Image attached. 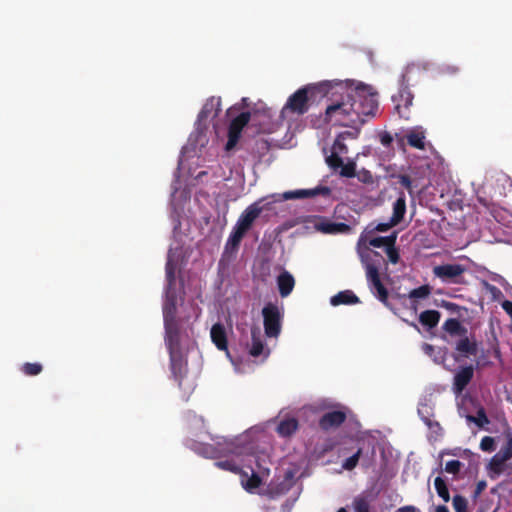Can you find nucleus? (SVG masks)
I'll use <instances>...</instances> for the list:
<instances>
[{"instance_id": "1", "label": "nucleus", "mask_w": 512, "mask_h": 512, "mask_svg": "<svg viewBox=\"0 0 512 512\" xmlns=\"http://www.w3.org/2000/svg\"><path fill=\"white\" fill-rule=\"evenodd\" d=\"M336 87L343 89L342 83L334 84L331 81L305 85L289 96L281 114L288 111L292 114L303 115L308 112L311 105L318 103L330 93L334 94L332 90Z\"/></svg>"}, {"instance_id": "2", "label": "nucleus", "mask_w": 512, "mask_h": 512, "mask_svg": "<svg viewBox=\"0 0 512 512\" xmlns=\"http://www.w3.org/2000/svg\"><path fill=\"white\" fill-rule=\"evenodd\" d=\"M352 100L349 90L341 93L338 99L327 105L325 122L344 127H357L356 122H354L357 119V114H355Z\"/></svg>"}, {"instance_id": "3", "label": "nucleus", "mask_w": 512, "mask_h": 512, "mask_svg": "<svg viewBox=\"0 0 512 512\" xmlns=\"http://www.w3.org/2000/svg\"><path fill=\"white\" fill-rule=\"evenodd\" d=\"M353 98V108L357 114L356 122L357 127L362 126L366 119L365 117L374 116L378 109L377 94L370 91V88L364 84H359L354 90H350Z\"/></svg>"}, {"instance_id": "4", "label": "nucleus", "mask_w": 512, "mask_h": 512, "mask_svg": "<svg viewBox=\"0 0 512 512\" xmlns=\"http://www.w3.org/2000/svg\"><path fill=\"white\" fill-rule=\"evenodd\" d=\"M246 446L236 439L218 437L214 444H204L200 453L205 457L216 458L229 455L241 456L246 452Z\"/></svg>"}, {"instance_id": "5", "label": "nucleus", "mask_w": 512, "mask_h": 512, "mask_svg": "<svg viewBox=\"0 0 512 512\" xmlns=\"http://www.w3.org/2000/svg\"><path fill=\"white\" fill-rule=\"evenodd\" d=\"M248 126L249 128L256 127L257 123L255 118L251 117L250 112H241L229 124L228 127V140L225 145L226 151L233 150L240 140L243 129Z\"/></svg>"}, {"instance_id": "6", "label": "nucleus", "mask_w": 512, "mask_h": 512, "mask_svg": "<svg viewBox=\"0 0 512 512\" xmlns=\"http://www.w3.org/2000/svg\"><path fill=\"white\" fill-rule=\"evenodd\" d=\"M264 332L268 338H277L282 329L283 315L274 303H267L262 309Z\"/></svg>"}, {"instance_id": "7", "label": "nucleus", "mask_w": 512, "mask_h": 512, "mask_svg": "<svg viewBox=\"0 0 512 512\" xmlns=\"http://www.w3.org/2000/svg\"><path fill=\"white\" fill-rule=\"evenodd\" d=\"M413 98L414 96L409 89L406 75L403 74L399 91L392 96V101L395 104V110L399 117L409 119V107L412 105Z\"/></svg>"}, {"instance_id": "8", "label": "nucleus", "mask_w": 512, "mask_h": 512, "mask_svg": "<svg viewBox=\"0 0 512 512\" xmlns=\"http://www.w3.org/2000/svg\"><path fill=\"white\" fill-rule=\"evenodd\" d=\"M466 271V268L461 264H443L437 265L433 268L435 277L441 279L446 283L460 284V278Z\"/></svg>"}, {"instance_id": "9", "label": "nucleus", "mask_w": 512, "mask_h": 512, "mask_svg": "<svg viewBox=\"0 0 512 512\" xmlns=\"http://www.w3.org/2000/svg\"><path fill=\"white\" fill-rule=\"evenodd\" d=\"M263 199H259L252 204H250L239 216L235 226L243 230L244 232H248L255 220L260 216L265 206L262 205Z\"/></svg>"}, {"instance_id": "10", "label": "nucleus", "mask_w": 512, "mask_h": 512, "mask_svg": "<svg viewBox=\"0 0 512 512\" xmlns=\"http://www.w3.org/2000/svg\"><path fill=\"white\" fill-rule=\"evenodd\" d=\"M170 357V370L175 381L181 385L187 371V360L184 358L181 348H167Z\"/></svg>"}, {"instance_id": "11", "label": "nucleus", "mask_w": 512, "mask_h": 512, "mask_svg": "<svg viewBox=\"0 0 512 512\" xmlns=\"http://www.w3.org/2000/svg\"><path fill=\"white\" fill-rule=\"evenodd\" d=\"M361 262L366 270V275L379 273L380 268L386 265L383 255L377 251L365 248L359 251Z\"/></svg>"}, {"instance_id": "12", "label": "nucleus", "mask_w": 512, "mask_h": 512, "mask_svg": "<svg viewBox=\"0 0 512 512\" xmlns=\"http://www.w3.org/2000/svg\"><path fill=\"white\" fill-rule=\"evenodd\" d=\"M474 376V366L473 365H465L460 366L456 371L453 378V392L456 395H460L468 384L471 382Z\"/></svg>"}, {"instance_id": "13", "label": "nucleus", "mask_w": 512, "mask_h": 512, "mask_svg": "<svg viewBox=\"0 0 512 512\" xmlns=\"http://www.w3.org/2000/svg\"><path fill=\"white\" fill-rule=\"evenodd\" d=\"M347 419L345 408L324 413L319 419V427L324 431H329L340 427Z\"/></svg>"}, {"instance_id": "14", "label": "nucleus", "mask_w": 512, "mask_h": 512, "mask_svg": "<svg viewBox=\"0 0 512 512\" xmlns=\"http://www.w3.org/2000/svg\"><path fill=\"white\" fill-rule=\"evenodd\" d=\"M454 349L460 357L469 358L471 356L477 355L478 343L473 335L468 336L467 333L465 336L459 337V339L455 342Z\"/></svg>"}, {"instance_id": "15", "label": "nucleus", "mask_w": 512, "mask_h": 512, "mask_svg": "<svg viewBox=\"0 0 512 512\" xmlns=\"http://www.w3.org/2000/svg\"><path fill=\"white\" fill-rule=\"evenodd\" d=\"M164 328L167 348H180V325L177 318L165 319Z\"/></svg>"}, {"instance_id": "16", "label": "nucleus", "mask_w": 512, "mask_h": 512, "mask_svg": "<svg viewBox=\"0 0 512 512\" xmlns=\"http://www.w3.org/2000/svg\"><path fill=\"white\" fill-rule=\"evenodd\" d=\"M370 289L376 294L379 301L385 306L389 307L388 303V290L380 279V273L372 272V274L366 275Z\"/></svg>"}, {"instance_id": "17", "label": "nucleus", "mask_w": 512, "mask_h": 512, "mask_svg": "<svg viewBox=\"0 0 512 512\" xmlns=\"http://www.w3.org/2000/svg\"><path fill=\"white\" fill-rule=\"evenodd\" d=\"M221 111V98L212 96L206 100L197 117V123L201 125L213 113L217 117Z\"/></svg>"}, {"instance_id": "18", "label": "nucleus", "mask_w": 512, "mask_h": 512, "mask_svg": "<svg viewBox=\"0 0 512 512\" xmlns=\"http://www.w3.org/2000/svg\"><path fill=\"white\" fill-rule=\"evenodd\" d=\"M331 190L326 186H319L314 189H300L295 191H288L283 194V198L288 199H304L311 198L316 195L328 196L330 195Z\"/></svg>"}, {"instance_id": "19", "label": "nucleus", "mask_w": 512, "mask_h": 512, "mask_svg": "<svg viewBox=\"0 0 512 512\" xmlns=\"http://www.w3.org/2000/svg\"><path fill=\"white\" fill-rule=\"evenodd\" d=\"M251 345L249 347V354L252 357H259L264 355V357H268L270 354L269 349H265V345L262 341L261 332L258 327L251 328Z\"/></svg>"}, {"instance_id": "20", "label": "nucleus", "mask_w": 512, "mask_h": 512, "mask_svg": "<svg viewBox=\"0 0 512 512\" xmlns=\"http://www.w3.org/2000/svg\"><path fill=\"white\" fill-rule=\"evenodd\" d=\"M317 229L325 234H348L352 228L343 222H333L330 220H323L317 224Z\"/></svg>"}, {"instance_id": "21", "label": "nucleus", "mask_w": 512, "mask_h": 512, "mask_svg": "<svg viewBox=\"0 0 512 512\" xmlns=\"http://www.w3.org/2000/svg\"><path fill=\"white\" fill-rule=\"evenodd\" d=\"M177 295L175 288H166V297L163 304V319L176 318Z\"/></svg>"}, {"instance_id": "22", "label": "nucleus", "mask_w": 512, "mask_h": 512, "mask_svg": "<svg viewBox=\"0 0 512 512\" xmlns=\"http://www.w3.org/2000/svg\"><path fill=\"white\" fill-rule=\"evenodd\" d=\"M211 339L215 346L221 351L228 350L227 334L224 326L216 323L211 328Z\"/></svg>"}, {"instance_id": "23", "label": "nucleus", "mask_w": 512, "mask_h": 512, "mask_svg": "<svg viewBox=\"0 0 512 512\" xmlns=\"http://www.w3.org/2000/svg\"><path fill=\"white\" fill-rule=\"evenodd\" d=\"M277 286L281 297L285 298L289 296L295 286L294 277L288 271L284 270L277 277Z\"/></svg>"}, {"instance_id": "24", "label": "nucleus", "mask_w": 512, "mask_h": 512, "mask_svg": "<svg viewBox=\"0 0 512 512\" xmlns=\"http://www.w3.org/2000/svg\"><path fill=\"white\" fill-rule=\"evenodd\" d=\"M442 329L446 333H448L451 337H454V336L461 337V336H465V334L468 333L467 328L465 326H463L461 324V322L456 318L447 319L444 322Z\"/></svg>"}, {"instance_id": "25", "label": "nucleus", "mask_w": 512, "mask_h": 512, "mask_svg": "<svg viewBox=\"0 0 512 512\" xmlns=\"http://www.w3.org/2000/svg\"><path fill=\"white\" fill-rule=\"evenodd\" d=\"M359 302V298L351 290L340 291L339 293L331 297L330 300V303L333 306H338L342 304H357Z\"/></svg>"}, {"instance_id": "26", "label": "nucleus", "mask_w": 512, "mask_h": 512, "mask_svg": "<svg viewBox=\"0 0 512 512\" xmlns=\"http://www.w3.org/2000/svg\"><path fill=\"white\" fill-rule=\"evenodd\" d=\"M441 313L437 310H425L419 315V322L427 329L435 328L440 321Z\"/></svg>"}, {"instance_id": "27", "label": "nucleus", "mask_w": 512, "mask_h": 512, "mask_svg": "<svg viewBox=\"0 0 512 512\" xmlns=\"http://www.w3.org/2000/svg\"><path fill=\"white\" fill-rule=\"evenodd\" d=\"M406 213V197L404 192L399 193V197L397 200L393 203V214L391 216V219L394 223L399 224Z\"/></svg>"}, {"instance_id": "28", "label": "nucleus", "mask_w": 512, "mask_h": 512, "mask_svg": "<svg viewBox=\"0 0 512 512\" xmlns=\"http://www.w3.org/2000/svg\"><path fill=\"white\" fill-rule=\"evenodd\" d=\"M431 292H432V288L428 284H425V285H422L415 289H412L408 293L409 299L412 300L411 309H413L416 312L418 309L416 300L417 299H425V298L429 297L431 295Z\"/></svg>"}, {"instance_id": "29", "label": "nucleus", "mask_w": 512, "mask_h": 512, "mask_svg": "<svg viewBox=\"0 0 512 512\" xmlns=\"http://www.w3.org/2000/svg\"><path fill=\"white\" fill-rule=\"evenodd\" d=\"M407 143L416 149L423 150L425 148V134L422 130L413 129L406 135Z\"/></svg>"}, {"instance_id": "30", "label": "nucleus", "mask_w": 512, "mask_h": 512, "mask_svg": "<svg viewBox=\"0 0 512 512\" xmlns=\"http://www.w3.org/2000/svg\"><path fill=\"white\" fill-rule=\"evenodd\" d=\"M298 429V421L295 418H287L277 426V433L282 437H289Z\"/></svg>"}, {"instance_id": "31", "label": "nucleus", "mask_w": 512, "mask_h": 512, "mask_svg": "<svg viewBox=\"0 0 512 512\" xmlns=\"http://www.w3.org/2000/svg\"><path fill=\"white\" fill-rule=\"evenodd\" d=\"M270 150V143L264 138L255 139L250 149L251 154L258 159L264 157Z\"/></svg>"}, {"instance_id": "32", "label": "nucleus", "mask_w": 512, "mask_h": 512, "mask_svg": "<svg viewBox=\"0 0 512 512\" xmlns=\"http://www.w3.org/2000/svg\"><path fill=\"white\" fill-rule=\"evenodd\" d=\"M396 239H397V234H396V232H394L390 236L375 237V238L370 239L369 245L376 247V248L384 247L386 250L389 246H393L396 244Z\"/></svg>"}, {"instance_id": "33", "label": "nucleus", "mask_w": 512, "mask_h": 512, "mask_svg": "<svg viewBox=\"0 0 512 512\" xmlns=\"http://www.w3.org/2000/svg\"><path fill=\"white\" fill-rule=\"evenodd\" d=\"M245 235L246 232H244L237 226H234L227 240L226 248L230 246L232 249H237Z\"/></svg>"}, {"instance_id": "34", "label": "nucleus", "mask_w": 512, "mask_h": 512, "mask_svg": "<svg viewBox=\"0 0 512 512\" xmlns=\"http://www.w3.org/2000/svg\"><path fill=\"white\" fill-rule=\"evenodd\" d=\"M434 487L438 496L444 501H450V493L445 480L442 477H436L434 480Z\"/></svg>"}, {"instance_id": "35", "label": "nucleus", "mask_w": 512, "mask_h": 512, "mask_svg": "<svg viewBox=\"0 0 512 512\" xmlns=\"http://www.w3.org/2000/svg\"><path fill=\"white\" fill-rule=\"evenodd\" d=\"M165 272H166V280H167V287L166 288H174L175 285V272H176V264L171 260L168 259L165 265Z\"/></svg>"}, {"instance_id": "36", "label": "nucleus", "mask_w": 512, "mask_h": 512, "mask_svg": "<svg viewBox=\"0 0 512 512\" xmlns=\"http://www.w3.org/2000/svg\"><path fill=\"white\" fill-rule=\"evenodd\" d=\"M288 490L289 485L283 481L277 485L270 486L267 490V493L271 499H276L277 497L286 494Z\"/></svg>"}, {"instance_id": "37", "label": "nucleus", "mask_w": 512, "mask_h": 512, "mask_svg": "<svg viewBox=\"0 0 512 512\" xmlns=\"http://www.w3.org/2000/svg\"><path fill=\"white\" fill-rule=\"evenodd\" d=\"M215 466H217L220 469H223V470H226V471H230V472L235 473V474L240 473V471H241L240 464L237 463L233 459L217 461L215 463Z\"/></svg>"}, {"instance_id": "38", "label": "nucleus", "mask_w": 512, "mask_h": 512, "mask_svg": "<svg viewBox=\"0 0 512 512\" xmlns=\"http://www.w3.org/2000/svg\"><path fill=\"white\" fill-rule=\"evenodd\" d=\"M505 462L506 460L496 453L489 462L490 471L499 475L503 471Z\"/></svg>"}, {"instance_id": "39", "label": "nucleus", "mask_w": 512, "mask_h": 512, "mask_svg": "<svg viewBox=\"0 0 512 512\" xmlns=\"http://www.w3.org/2000/svg\"><path fill=\"white\" fill-rule=\"evenodd\" d=\"M354 512H370V502L363 496H357L354 498L353 503Z\"/></svg>"}, {"instance_id": "40", "label": "nucleus", "mask_w": 512, "mask_h": 512, "mask_svg": "<svg viewBox=\"0 0 512 512\" xmlns=\"http://www.w3.org/2000/svg\"><path fill=\"white\" fill-rule=\"evenodd\" d=\"M43 370V366L40 363L26 362L22 365L21 371L27 376L39 375Z\"/></svg>"}, {"instance_id": "41", "label": "nucleus", "mask_w": 512, "mask_h": 512, "mask_svg": "<svg viewBox=\"0 0 512 512\" xmlns=\"http://www.w3.org/2000/svg\"><path fill=\"white\" fill-rule=\"evenodd\" d=\"M362 454V449L359 448L352 456L348 457L342 464V468L347 471L353 470L360 459V456Z\"/></svg>"}, {"instance_id": "42", "label": "nucleus", "mask_w": 512, "mask_h": 512, "mask_svg": "<svg viewBox=\"0 0 512 512\" xmlns=\"http://www.w3.org/2000/svg\"><path fill=\"white\" fill-rule=\"evenodd\" d=\"M455 512H468V501L462 495H455L452 500Z\"/></svg>"}, {"instance_id": "43", "label": "nucleus", "mask_w": 512, "mask_h": 512, "mask_svg": "<svg viewBox=\"0 0 512 512\" xmlns=\"http://www.w3.org/2000/svg\"><path fill=\"white\" fill-rule=\"evenodd\" d=\"M242 483L247 491H253L254 489L260 487L262 480L260 476L253 471L252 475L246 480V482L242 481Z\"/></svg>"}, {"instance_id": "44", "label": "nucleus", "mask_w": 512, "mask_h": 512, "mask_svg": "<svg viewBox=\"0 0 512 512\" xmlns=\"http://www.w3.org/2000/svg\"><path fill=\"white\" fill-rule=\"evenodd\" d=\"M340 168V175L343 177L352 178L356 175V164L354 161H348L346 164L342 163Z\"/></svg>"}, {"instance_id": "45", "label": "nucleus", "mask_w": 512, "mask_h": 512, "mask_svg": "<svg viewBox=\"0 0 512 512\" xmlns=\"http://www.w3.org/2000/svg\"><path fill=\"white\" fill-rule=\"evenodd\" d=\"M395 178L397 179V182L401 186H403L405 189H407L410 194L413 193V188H414L413 181L409 175L399 174V175H396Z\"/></svg>"}, {"instance_id": "46", "label": "nucleus", "mask_w": 512, "mask_h": 512, "mask_svg": "<svg viewBox=\"0 0 512 512\" xmlns=\"http://www.w3.org/2000/svg\"><path fill=\"white\" fill-rule=\"evenodd\" d=\"M468 421L475 422L478 426L482 427L484 424L489 422L488 417L483 408H480L477 411V417L469 415L467 417Z\"/></svg>"}, {"instance_id": "47", "label": "nucleus", "mask_w": 512, "mask_h": 512, "mask_svg": "<svg viewBox=\"0 0 512 512\" xmlns=\"http://www.w3.org/2000/svg\"><path fill=\"white\" fill-rule=\"evenodd\" d=\"M326 162L330 168L337 170L342 166L343 160L339 154L331 153V155L326 158Z\"/></svg>"}, {"instance_id": "48", "label": "nucleus", "mask_w": 512, "mask_h": 512, "mask_svg": "<svg viewBox=\"0 0 512 512\" xmlns=\"http://www.w3.org/2000/svg\"><path fill=\"white\" fill-rule=\"evenodd\" d=\"M348 152V148L346 144L344 143V139L337 136V138L334 141L333 147H332V153L337 154H346Z\"/></svg>"}, {"instance_id": "49", "label": "nucleus", "mask_w": 512, "mask_h": 512, "mask_svg": "<svg viewBox=\"0 0 512 512\" xmlns=\"http://www.w3.org/2000/svg\"><path fill=\"white\" fill-rule=\"evenodd\" d=\"M463 464L459 460H450L445 464V471L450 474H458Z\"/></svg>"}, {"instance_id": "50", "label": "nucleus", "mask_w": 512, "mask_h": 512, "mask_svg": "<svg viewBox=\"0 0 512 512\" xmlns=\"http://www.w3.org/2000/svg\"><path fill=\"white\" fill-rule=\"evenodd\" d=\"M481 450L485 452H492L495 450V441L493 437L484 436L480 442Z\"/></svg>"}, {"instance_id": "51", "label": "nucleus", "mask_w": 512, "mask_h": 512, "mask_svg": "<svg viewBox=\"0 0 512 512\" xmlns=\"http://www.w3.org/2000/svg\"><path fill=\"white\" fill-rule=\"evenodd\" d=\"M385 251H386V254H387L388 260H389L392 264H397V263L399 262L400 255H399V251H398V249L395 247V245H393V246H389Z\"/></svg>"}, {"instance_id": "52", "label": "nucleus", "mask_w": 512, "mask_h": 512, "mask_svg": "<svg viewBox=\"0 0 512 512\" xmlns=\"http://www.w3.org/2000/svg\"><path fill=\"white\" fill-rule=\"evenodd\" d=\"M497 454L503 457L506 461L512 458V439H510L505 447L501 448Z\"/></svg>"}, {"instance_id": "53", "label": "nucleus", "mask_w": 512, "mask_h": 512, "mask_svg": "<svg viewBox=\"0 0 512 512\" xmlns=\"http://www.w3.org/2000/svg\"><path fill=\"white\" fill-rule=\"evenodd\" d=\"M398 225L397 223H394L393 220L390 218V221L389 222H385V223H379L377 224L375 227H374V230L375 231H378V232H386L388 231L390 228L394 227Z\"/></svg>"}, {"instance_id": "54", "label": "nucleus", "mask_w": 512, "mask_h": 512, "mask_svg": "<svg viewBox=\"0 0 512 512\" xmlns=\"http://www.w3.org/2000/svg\"><path fill=\"white\" fill-rule=\"evenodd\" d=\"M486 486H487V483L485 480L479 481L476 484V487H475V490L473 493V498L477 499L481 495V493L485 490Z\"/></svg>"}, {"instance_id": "55", "label": "nucleus", "mask_w": 512, "mask_h": 512, "mask_svg": "<svg viewBox=\"0 0 512 512\" xmlns=\"http://www.w3.org/2000/svg\"><path fill=\"white\" fill-rule=\"evenodd\" d=\"M380 142L382 145L388 147L393 142V137L391 136L390 133L385 132L380 136Z\"/></svg>"}, {"instance_id": "56", "label": "nucleus", "mask_w": 512, "mask_h": 512, "mask_svg": "<svg viewBox=\"0 0 512 512\" xmlns=\"http://www.w3.org/2000/svg\"><path fill=\"white\" fill-rule=\"evenodd\" d=\"M485 285L487 290L493 295L494 298H497L502 295V292L498 287L489 284L488 282H485Z\"/></svg>"}, {"instance_id": "57", "label": "nucleus", "mask_w": 512, "mask_h": 512, "mask_svg": "<svg viewBox=\"0 0 512 512\" xmlns=\"http://www.w3.org/2000/svg\"><path fill=\"white\" fill-rule=\"evenodd\" d=\"M359 127L360 126L354 127L355 131H344V132L340 133L338 136L341 137L344 140H345L346 137L355 138V137H357V135L359 133Z\"/></svg>"}, {"instance_id": "58", "label": "nucleus", "mask_w": 512, "mask_h": 512, "mask_svg": "<svg viewBox=\"0 0 512 512\" xmlns=\"http://www.w3.org/2000/svg\"><path fill=\"white\" fill-rule=\"evenodd\" d=\"M442 306L451 312H458L460 307L456 303L443 301Z\"/></svg>"}, {"instance_id": "59", "label": "nucleus", "mask_w": 512, "mask_h": 512, "mask_svg": "<svg viewBox=\"0 0 512 512\" xmlns=\"http://www.w3.org/2000/svg\"><path fill=\"white\" fill-rule=\"evenodd\" d=\"M396 512H421L419 508L413 505H406L398 508Z\"/></svg>"}, {"instance_id": "60", "label": "nucleus", "mask_w": 512, "mask_h": 512, "mask_svg": "<svg viewBox=\"0 0 512 512\" xmlns=\"http://www.w3.org/2000/svg\"><path fill=\"white\" fill-rule=\"evenodd\" d=\"M493 355L497 360L502 361V354L498 343L493 346Z\"/></svg>"}, {"instance_id": "61", "label": "nucleus", "mask_w": 512, "mask_h": 512, "mask_svg": "<svg viewBox=\"0 0 512 512\" xmlns=\"http://www.w3.org/2000/svg\"><path fill=\"white\" fill-rule=\"evenodd\" d=\"M435 512H449L445 505H439L436 507Z\"/></svg>"}, {"instance_id": "62", "label": "nucleus", "mask_w": 512, "mask_h": 512, "mask_svg": "<svg viewBox=\"0 0 512 512\" xmlns=\"http://www.w3.org/2000/svg\"><path fill=\"white\" fill-rule=\"evenodd\" d=\"M257 133L266 132V130L262 127L256 128Z\"/></svg>"}, {"instance_id": "63", "label": "nucleus", "mask_w": 512, "mask_h": 512, "mask_svg": "<svg viewBox=\"0 0 512 512\" xmlns=\"http://www.w3.org/2000/svg\"><path fill=\"white\" fill-rule=\"evenodd\" d=\"M408 323H409V325H411V326H412V327H414L415 329H418V326H417L415 323H413V322H408Z\"/></svg>"}, {"instance_id": "64", "label": "nucleus", "mask_w": 512, "mask_h": 512, "mask_svg": "<svg viewBox=\"0 0 512 512\" xmlns=\"http://www.w3.org/2000/svg\"><path fill=\"white\" fill-rule=\"evenodd\" d=\"M337 512H347L345 508H340Z\"/></svg>"}]
</instances>
